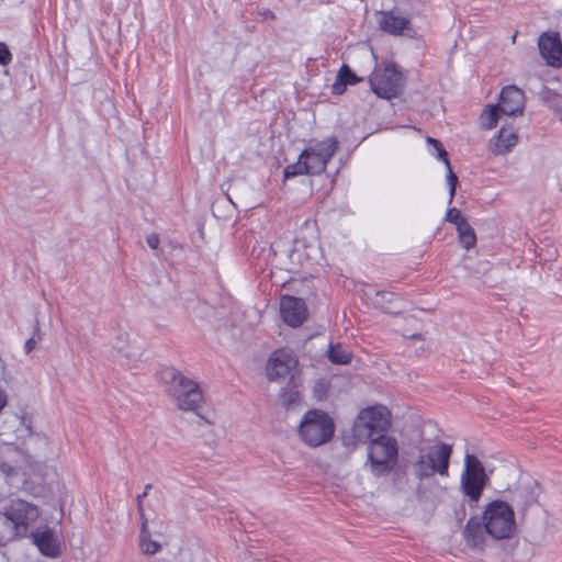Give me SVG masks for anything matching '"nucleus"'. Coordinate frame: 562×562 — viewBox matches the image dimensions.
Instances as JSON below:
<instances>
[{
	"mask_svg": "<svg viewBox=\"0 0 562 562\" xmlns=\"http://www.w3.org/2000/svg\"><path fill=\"white\" fill-rule=\"evenodd\" d=\"M369 83L379 98L390 100L401 93L404 78L397 67L393 63H389L371 72Z\"/></svg>",
	"mask_w": 562,
	"mask_h": 562,
	"instance_id": "1a4fd4ad",
	"label": "nucleus"
},
{
	"mask_svg": "<svg viewBox=\"0 0 562 562\" xmlns=\"http://www.w3.org/2000/svg\"><path fill=\"white\" fill-rule=\"evenodd\" d=\"M398 460V445L394 437L379 435L371 438L368 445V461L375 476L390 473Z\"/></svg>",
	"mask_w": 562,
	"mask_h": 562,
	"instance_id": "0eeeda50",
	"label": "nucleus"
},
{
	"mask_svg": "<svg viewBox=\"0 0 562 562\" xmlns=\"http://www.w3.org/2000/svg\"><path fill=\"white\" fill-rule=\"evenodd\" d=\"M446 221L453 224L456 228L458 225L467 223V218L461 214V211L457 207H451L446 213Z\"/></svg>",
	"mask_w": 562,
	"mask_h": 562,
	"instance_id": "393cba45",
	"label": "nucleus"
},
{
	"mask_svg": "<svg viewBox=\"0 0 562 562\" xmlns=\"http://www.w3.org/2000/svg\"><path fill=\"white\" fill-rule=\"evenodd\" d=\"M328 359L335 364H348L352 360V352L341 344H331L328 349Z\"/></svg>",
	"mask_w": 562,
	"mask_h": 562,
	"instance_id": "412c9836",
	"label": "nucleus"
},
{
	"mask_svg": "<svg viewBox=\"0 0 562 562\" xmlns=\"http://www.w3.org/2000/svg\"><path fill=\"white\" fill-rule=\"evenodd\" d=\"M499 113H502L499 105H487L481 114V124L486 130H492L496 126Z\"/></svg>",
	"mask_w": 562,
	"mask_h": 562,
	"instance_id": "5701e85b",
	"label": "nucleus"
},
{
	"mask_svg": "<svg viewBox=\"0 0 562 562\" xmlns=\"http://www.w3.org/2000/svg\"><path fill=\"white\" fill-rule=\"evenodd\" d=\"M499 109L502 114L517 115L522 113L525 105V94L516 86L504 87L499 95Z\"/></svg>",
	"mask_w": 562,
	"mask_h": 562,
	"instance_id": "2eb2a0df",
	"label": "nucleus"
},
{
	"mask_svg": "<svg viewBox=\"0 0 562 562\" xmlns=\"http://www.w3.org/2000/svg\"><path fill=\"white\" fill-rule=\"evenodd\" d=\"M391 419L390 409L384 405L376 404L360 411L356 426L359 431H363L371 439L379 435H386L385 432L391 426Z\"/></svg>",
	"mask_w": 562,
	"mask_h": 562,
	"instance_id": "9d476101",
	"label": "nucleus"
},
{
	"mask_svg": "<svg viewBox=\"0 0 562 562\" xmlns=\"http://www.w3.org/2000/svg\"><path fill=\"white\" fill-rule=\"evenodd\" d=\"M1 514L4 525L11 528L14 538L23 539L29 537L32 527L41 518L42 510L36 504L16 497L3 506Z\"/></svg>",
	"mask_w": 562,
	"mask_h": 562,
	"instance_id": "39448f33",
	"label": "nucleus"
},
{
	"mask_svg": "<svg viewBox=\"0 0 562 562\" xmlns=\"http://www.w3.org/2000/svg\"><path fill=\"white\" fill-rule=\"evenodd\" d=\"M338 149V140L327 137L306 146L294 164L284 168L283 180L297 176H318L323 173Z\"/></svg>",
	"mask_w": 562,
	"mask_h": 562,
	"instance_id": "f03ea898",
	"label": "nucleus"
},
{
	"mask_svg": "<svg viewBox=\"0 0 562 562\" xmlns=\"http://www.w3.org/2000/svg\"><path fill=\"white\" fill-rule=\"evenodd\" d=\"M516 36H517V32H516V33L513 35V37H512V42H513V43H515V41H516Z\"/></svg>",
	"mask_w": 562,
	"mask_h": 562,
	"instance_id": "2f4dec72",
	"label": "nucleus"
},
{
	"mask_svg": "<svg viewBox=\"0 0 562 562\" xmlns=\"http://www.w3.org/2000/svg\"><path fill=\"white\" fill-rule=\"evenodd\" d=\"M453 445L438 438L423 439L417 446V457L412 468L416 479L426 480L435 475L449 476Z\"/></svg>",
	"mask_w": 562,
	"mask_h": 562,
	"instance_id": "f257e3e1",
	"label": "nucleus"
},
{
	"mask_svg": "<svg viewBox=\"0 0 562 562\" xmlns=\"http://www.w3.org/2000/svg\"><path fill=\"white\" fill-rule=\"evenodd\" d=\"M150 490H151V484H146L144 492L142 494L137 495V497H136L137 510H138L140 518H146L145 512H144V506H143V499L148 495Z\"/></svg>",
	"mask_w": 562,
	"mask_h": 562,
	"instance_id": "cd10ccee",
	"label": "nucleus"
},
{
	"mask_svg": "<svg viewBox=\"0 0 562 562\" xmlns=\"http://www.w3.org/2000/svg\"><path fill=\"white\" fill-rule=\"evenodd\" d=\"M142 519V530L139 535V548L145 554H155L157 553L161 546L159 542L150 539V533L148 530V520L147 518Z\"/></svg>",
	"mask_w": 562,
	"mask_h": 562,
	"instance_id": "6ab92c4d",
	"label": "nucleus"
},
{
	"mask_svg": "<svg viewBox=\"0 0 562 562\" xmlns=\"http://www.w3.org/2000/svg\"><path fill=\"white\" fill-rule=\"evenodd\" d=\"M335 425L331 417L321 409L307 411L300 424L299 436L310 447H319L331 440Z\"/></svg>",
	"mask_w": 562,
	"mask_h": 562,
	"instance_id": "423d86ee",
	"label": "nucleus"
},
{
	"mask_svg": "<svg viewBox=\"0 0 562 562\" xmlns=\"http://www.w3.org/2000/svg\"><path fill=\"white\" fill-rule=\"evenodd\" d=\"M161 376L170 384L168 394L175 401L178 408L198 413L203 403V395L199 384L173 368L162 370Z\"/></svg>",
	"mask_w": 562,
	"mask_h": 562,
	"instance_id": "7ed1b4c3",
	"label": "nucleus"
},
{
	"mask_svg": "<svg viewBox=\"0 0 562 562\" xmlns=\"http://www.w3.org/2000/svg\"><path fill=\"white\" fill-rule=\"evenodd\" d=\"M146 241L151 249H157L160 243L159 236L157 234L148 235Z\"/></svg>",
	"mask_w": 562,
	"mask_h": 562,
	"instance_id": "7c9ffc66",
	"label": "nucleus"
},
{
	"mask_svg": "<svg viewBox=\"0 0 562 562\" xmlns=\"http://www.w3.org/2000/svg\"><path fill=\"white\" fill-rule=\"evenodd\" d=\"M448 168V183H449V191H450V199L449 201L451 202L452 199L454 198V194H456V188H457V183H458V177L457 175L452 171V168L451 166L449 165Z\"/></svg>",
	"mask_w": 562,
	"mask_h": 562,
	"instance_id": "bb28decb",
	"label": "nucleus"
},
{
	"mask_svg": "<svg viewBox=\"0 0 562 562\" xmlns=\"http://www.w3.org/2000/svg\"><path fill=\"white\" fill-rule=\"evenodd\" d=\"M458 233V240L460 245L470 250L476 245V235L472 226L467 222L464 224L458 225L456 228Z\"/></svg>",
	"mask_w": 562,
	"mask_h": 562,
	"instance_id": "aec40b11",
	"label": "nucleus"
},
{
	"mask_svg": "<svg viewBox=\"0 0 562 562\" xmlns=\"http://www.w3.org/2000/svg\"><path fill=\"white\" fill-rule=\"evenodd\" d=\"M488 483V475L485 472L482 461L473 453L465 452L464 467L460 476V484L463 494L474 503H477Z\"/></svg>",
	"mask_w": 562,
	"mask_h": 562,
	"instance_id": "6e6552de",
	"label": "nucleus"
},
{
	"mask_svg": "<svg viewBox=\"0 0 562 562\" xmlns=\"http://www.w3.org/2000/svg\"><path fill=\"white\" fill-rule=\"evenodd\" d=\"M484 526L482 518L476 519L475 517L470 518L463 529V538L465 543L473 549H482L485 542Z\"/></svg>",
	"mask_w": 562,
	"mask_h": 562,
	"instance_id": "f3484780",
	"label": "nucleus"
},
{
	"mask_svg": "<svg viewBox=\"0 0 562 562\" xmlns=\"http://www.w3.org/2000/svg\"><path fill=\"white\" fill-rule=\"evenodd\" d=\"M540 55L555 68L562 67V42L557 32H543L538 40Z\"/></svg>",
	"mask_w": 562,
	"mask_h": 562,
	"instance_id": "4468645a",
	"label": "nucleus"
},
{
	"mask_svg": "<svg viewBox=\"0 0 562 562\" xmlns=\"http://www.w3.org/2000/svg\"><path fill=\"white\" fill-rule=\"evenodd\" d=\"M517 133L512 128L502 127L493 142V153L496 155L506 154L517 144Z\"/></svg>",
	"mask_w": 562,
	"mask_h": 562,
	"instance_id": "a211bd4d",
	"label": "nucleus"
},
{
	"mask_svg": "<svg viewBox=\"0 0 562 562\" xmlns=\"http://www.w3.org/2000/svg\"><path fill=\"white\" fill-rule=\"evenodd\" d=\"M280 315L290 327H300L308 317V308L301 297L284 294L280 297Z\"/></svg>",
	"mask_w": 562,
	"mask_h": 562,
	"instance_id": "9b49d317",
	"label": "nucleus"
},
{
	"mask_svg": "<svg viewBox=\"0 0 562 562\" xmlns=\"http://www.w3.org/2000/svg\"><path fill=\"white\" fill-rule=\"evenodd\" d=\"M427 143L429 145H431L434 147V149L437 151L438 154V158L440 160H442V162L449 167V158H448V154L446 151V149L443 148L442 144L436 139V138H432V137H427Z\"/></svg>",
	"mask_w": 562,
	"mask_h": 562,
	"instance_id": "a878e982",
	"label": "nucleus"
},
{
	"mask_svg": "<svg viewBox=\"0 0 562 562\" xmlns=\"http://www.w3.org/2000/svg\"><path fill=\"white\" fill-rule=\"evenodd\" d=\"M282 405L285 408L299 405L301 403V394L297 390H284L280 394Z\"/></svg>",
	"mask_w": 562,
	"mask_h": 562,
	"instance_id": "b1692460",
	"label": "nucleus"
},
{
	"mask_svg": "<svg viewBox=\"0 0 562 562\" xmlns=\"http://www.w3.org/2000/svg\"><path fill=\"white\" fill-rule=\"evenodd\" d=\"M11 60L12 54L10 49L4 43L0 42V65L7 66L11 63Z\"/></svg>",
	"mask_w": 562,
	"mask_h": 562,
	"instance_id": "c85d7f7f",
	"label": "nucleus"
},
{
	"mask_svg": "<svg viewBox=\"0 0 562 562\" xmlns=\"http://www.w3.org/2000/svg\"><path fill=\"white\" fill-rule=\"evenodd\" d=\"M297 364V360L289 348L274 350L267 363V375L269 380L286 378L291 370Z\"/></svg>",
	"mask_w": 562,
	"mask_h": 562,
	"instance_id": "ddd939ff",
	"label": "nucleus"
},
{
	"mask_svg": "<svg viewBox=\"0 0 562 562\" xmlns=\"http://www.w3.org/2000/svg\"><path fill=\"white\" fill-rule=\"evenodd\" d=\"M36 338L41 339V334H40V328L38 327L35 328L34 336L31 337L30 339H27L25 345H24V350H25L26 353H30L31 351L34 350V348L36 346Z\"/></svg>",
	"mask_w": 562,
	"mask_h": 562,
	"instance_id": "c756f323",
	"label": "nucleus"
},
{
	"mask_svg": "<svg viewBox=\"0 0 562 562\" xmlns=\"http://www.w3.org/2000/svg\"><path fill=\"white\" fill-rule=\"evenodd\" d=\"M482 524L485 532L495 540L512 538L517 530L513 507L504 501H492L484 507Z\"/></svg>",
	"mask_w": 562,
	"mask_h": 562,
	"instance_id": "20e7f679",
	"label": "nucleus"
},
{
	"mask_svg": "<svg viewBox=\"0 0 562 562\" xmlns=\"http://www.w3.org/2000/svg\"><path fill=\"white\" fill-rule=\"evenodd\" d=\"M338 82L333 86V90L335 93H341L344 91L345 86L355 85L359 81L357 76L350 70L347 65H342L338 71Z\"/></svg>",
	"mask_w": 562,
	"mask_h": 562,
	"instance_id": "4be33fe9",
	"label": "nucleus"
},
{
	"mask_svg": "<svg viewBox=\"0 0 562 562\" xmlns=\"http://www.w3.org/2000/svg\"><path fill=\"white\" fill-rule=\"evenodd\" d=\"M380 15V29L391 35H401L411 25L409 18L398 15L392 10L382 11Z\"/></svg>",
	"mask_w": 562,
	"mask_h": 562,
	"instance_id": "dca6fc26",
	"label": "nucleus"
},
{
	"mask_svg": "<svg viewBox=\"0 0 562 562\" xmlns=\"http://www.w3.org/2000/svg\"><path fill=\"white\" fill-rule=\"evenodd\" d=\"M32 539V542L36 546L42 555L55 559L61 554V543L54 531L47 525H43L34 530H32L29 535Z\"/></svg>",
	"mask_w": 562,
	"mask_h": 562,
	"instance_id": "f8f14e48",
	"label": "nucleus"
}]
</instances>
